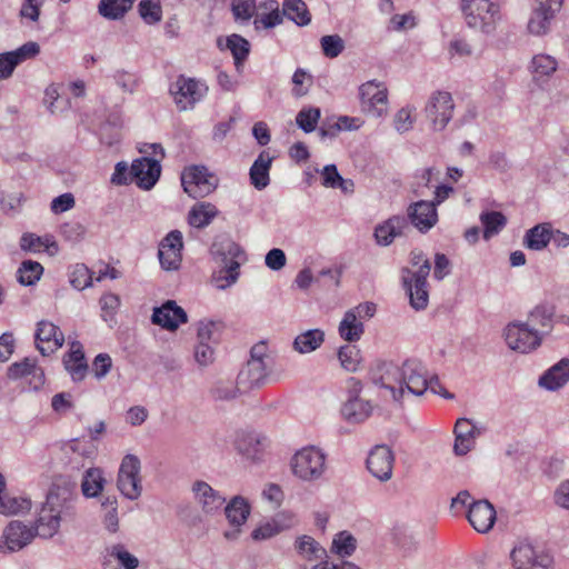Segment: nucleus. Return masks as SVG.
<instances>
[{
    "label": "nucleus",
    "mask_w": 569,
    "mask_h": 569,
    "mask_svg": "<svg viewBox=\"0 0 569 569\" xmlns=\"http://www.w3.org/2000/svg\"><path fill=\"white\" fill-rule=\"evenodd\" d=\"M379 382L398 403L408 395L422 396L428 389L446 399L453 398V395L439 383L438 378L428 380L427 369L418 359H408L400 367L393 363L386 365Z\"/></svg>",
    "instance_id": "1"
},
{
    "label": "nucleus",
    "mask_w": 569,
    "mask_h": 569,
    "mask_svg": "<svg viewBox=\"0 0 569 569\" xmlns=\"http://www.w3.org/2000/svg\"><path fill=\"white\" fill-rule=\"evenodd\" d=\"M70 502L68 490L51 489L37 519L34 535L41 538L53 537L60 527L61 515L69 509Z\"/></svg>",
    "instance_id": "2"
},
{
    "label": "nucleus",
    "mask_w": 569,
    "mask_h": 569,
    "mask_svg": "<svg viewBox=\"0 0 569 569\" xmlns=\"http://www.w3.org/2000/svg\"><path fill=\"white\" fill-rule=\"evenodd\" d=\"M290 469L303 482L320 481L327 471V455L316 446H306L292 456Z\"/></svg>",
    "instance_id": "3"
},
{
    "label": "nucleus",
    "mask_w": 569,
    "mask_h": 569,
    "mask_svg": "<svg viewBox=\"0 0 569 569\" xmlns=\"http://www.w3.org/2000/svg\"><path fill=\"white\" fill-rule=\"evenodd\" d=\"M466 24L473 30L491 33L501 19L499 4L490 0H461Z\"/></svg>",
    "instance_id": "4"
},
{
    "label": "nucleus",
    "mask_w": 569,
    "mask_h": 569,
    "mask_svg": "<svg viewBox=\"0 0 569 569\" xmlns=\"http://www.w3.org/2000/svg\"><path fill=\"white\" fill-rule=\"evenodd\" d=\"M430 270V261H425L416 271H411L409 268L401 270L402 286L409 297V303L417 311L425 310L429 303L427 279Z\"/></svg>",
    "instance_id": "5"
},
{
    "label": "nucleus",
    "mask_w": 569,
    "mask_h": 569,
    "mask_svg": "<svg viewBox=\"0 0 569 569\" xmlns=\"http://www.w3.org/2000/svg\"><path fill=\"white\" fill-rule=\"evenodd\" d=\"M169 92L179 111L192 110L208 93L207 84L198 79L180 74L170 84Z\"/></svg>",
    "instance_id": "6"
},
{
    "label": "nucleus",
    "mask_w": 569,
    "mask_h": 569,
    "mask_svg": "<svg viewBox=\"0 0 569 569\" xmlns=\"http://www.w3.org/2000/svg\"><path fill=\"white\" fill-rule=\"evenodd\" d=\"M181 184L190 197L204 198L217 189L219 179L206 166L192 164L182 171Z\"/></svg>",
    "instance_id": "7"
},
{
    "label": "nucleus",
    "mask_w": 569,
    "mask_h": 569,
    "mask_svg": "<svg viewBox=\"0 0 569 569\" xmlns=\"http://www.w3.org/2000/svg\"><path fill=\"white\" fill-rule=\"evenodd\" d=\"M141 462L132 453L126 455L120 463L117 477V488L123 497L129 500H137L142 492Z\"/></svg>",
    "instance_id": "8"
},
{
    "label": "nucleus",
    "mask_w": 569,
    "mask_h": 569,
    "mask_svg": "<svg viewBox=\"0 0 569 569\" xmlns=\"http://www.w3.org/2000/svg\"><path fill=\"white\" fill-rule=\"evenodd\" d=\"M361 111L368 116L380 118L388 110V91L383 83L375 80L359 87Z\"/></svg>",
    "instance_id": "9"
},
{
    "label": "nucleus",
    "mask_w": 569,
    "mask_h": 569,
    "mask_svg": "<svg viewBox=\"0 0 569 569\" xmlns=\"http://www.w3.org/2000/svg\"><path fill=\"white\" fill-rule=\"evenodd\" d=\"M503 335L508 347L521 353H528L537 349L542 341L539 331L530 328L529 323L525 322L509 323Z\"/></svg>",
    "instance_id": "10"
},
{
    "label": "nucleus",
    "mask_w": 569,
    "mask_h": 569,
    "mask_svg": "<svg viewBox=\"0 0 569 569\" xmlns=\"http://www.w3.org/2000/svg\"><path fill=\"white\" fill-rule=\"evenodd\" d=\"M455 103L451 93L447 91L433 92L426 107L425 112L430 121L432 130L442 131L452 119Z\"/></svg>",
    "instance_id": "11"
},
{
    "label": "nucleus",
    "mask_w": 569,
    "mask_h": 569,
    "mask_svg": "<svg viewBox=\"0 0 569 569\" xmlns=\"http://www.w3.org/2000/svg\"><path fill=\"white\" fill-rule=\"evenodd\" d=\"M211 252L221 262L220 272H224L223 278L228 284L234 283L239 277L238 258L243 253L240 246L230 239H223L212 244Z\"/></svg>",
    "instance_id": "12"
},
{
    "label": "nucleus",
    "mask_w": 569,
    "mask_h": 569,
    "mask_svg": "<svg viewBox=\"0 0 569 569\" xmlns=\"http://www.w3.org/2000/svg\"><path fill=\"white\" fill-rule=\"evenodd\" d=\"M515 569H551L552 558L546 552H538L528 542H519L510 553Z\"/></svg>",
    "instance_id": "13"
},
{
    "label": "nucleus",
    "mask_w": 569,
    "mask_h": 569,
    "mask_svg": "<svg viewBox=\"0 0 569 569\" xmlns=\"http://www.w3.org/2000/svg\"><path fill=\"white\" fill-rule=\"evenodd\" d=\"M194 501L207 516L219 513L226 503V498L208 482L196 480L191 486Z\"/></svg>",
    "instance_id": "14"
},
{
    "label": "nucleus",
    "mask_w": 569,
    "mask_h": 569,
    "mask_svg": "<svg viewBox=\"0 0 569 569\" xmlns=\"http://www.w3.org/2000/svg\"><path fill=\"white\" fill-rule=\"evenodd\" d=\"M160 159L151 157L136 159L130 167V174L134 179L136 184L143 190L153 188L160 178Z\"/></svg>",
    "instance_id": "15"
},
{
    "label": "nucleus",
    "mask_w": 569,
    "mask_h": 569,
    "mask_svg": "<svg viewBox=\"0 0 569 569\" xmlns=\"http://www.w3.org/2000/svg\"><path fill=\"white\" fill-rule=\"evenodd\" d=\"M395 456L392 450L385 445L376 446L367 458L369 472L380 481H387L392 477Z\"/></svg>",
    "instance_id": "16"
},
{
    "label": "nucleus",
    "mask_w": 569,
    "mask_h": 569,
    "mask_svg": "<svg viewBox=\"0 0 569 569\" xmlns=\"http://www.w3.org/2000/svg\"><path fill=\"white\" fill-rule=\"evenodd\" d=\"M63 452L68 458L67 465L71 470H81L91 463L97 449L91 441L84 439H72L63 446Z\"/></svg>",
    "instance_id": "17"
},
{
    "label": "nucleus",
    "mask_w": 569,
    "mask_h": 569,
    "mask_svg": "<svg viewBox=\"0 0 569 569\" xmlns=\"http://www.w3.org/2000/svg\"><path fill=\"white\" fill-rule=\"evenodd\" d=\"M273 360L249 359L238 375V385L258 388L267 382L272 371Z\"/></svg>",
    "instance_id": "18"
},
{
    "label": "nucleus",
    "mask_w": 569,
    "mask_h": 569,
    "mask_svg": "<svg viewBox=\"0 0 569 569\" xmlns=\"http://www.w3.org/2000/svg\"><path fill=\"white\" fill-rule=\"evenodd\" d=\"M408 222L420 232H428L438 222V212L435 203L427 200H419L411 203L407 209Z\"/></svg>",
    "instance_id": "19"
},
{
    "label": "nucleus",
    "mask_w": 569,
    "mask_h": 569,
    "mask_svg": "<svg viewBox=\"0 0 569 569\" xmlns=\"http://www.w3.org/2000/svg\"><path fill=\"white\" fill-rule=\"evenodd\" d=\"M36 346L42 356H49L62 347L64 337L59 327L46 320H41L37 325Z\"/></svg>",
    "instance_id": "20"
},
{
    "label": "nucleus",
    "mask_w": 569,
    "mask_h": 569,
    "mask_svg": "<svg viewBox=\"0 0 569 569\" xmlns=\"http://www.w3.org/2000/svg\"><path fill=\"white\" fill-rule=\"evenodd\" d=\"M359 392V388L350 390L348 398L341 408V415L349 423L365 422L371 416L373 410L370 401L362 399Z\"/></svg>",
    "instance_id": "21"
},
{
    "label": "nucleus",
    "mask_w": 569,
    "mask_h": 569,
    "mask_svg": "<svg viewBox=\"0 0 569 569\" xmlns=\"http://www.w3.org/2000/svg\"><path fill=\"white\" fill-rule=\"evenodd\" d=\"M453 452L457 456L467 455L475 446V440L482 432V428L467 418H459L455 425Z\"/></svg>",
    "instance_id": "22"
},
{
    "label": "nucleus",
    "mask_w": 569,
    "mask_h": 569,
    "mask_svg": "<svg viewBox=\"0 0 569 569\" xmlns=\"http://www.w3.org/2000/svg\"><path fill=\"white\" fill-rule=\"evenodd\" d=\"M151 320L163 329L174 331L182 323L188 321L187 312L176 301L168 300L161 307L153 309Z\"/></svg>",
    "instance_id": "23"
},
{
    "label": "nucleus",
    "mask_w": 569,
    "mask_h": 569,
    "mask_svg": "<svg viewBox=\"0 0 569 569\" xmlns=\"http://www.w3.org/2000/svg\"><path fill=\"white\" fill-rule=\"evenodd\" d=\"M40 53V46L36 41H28L16 50L2 52V80L12 76L17 66L36 58Z\"/></svg>",
    "instance_id": "24"
},
{
    "label": "nucleus",
    "mask_w": 569,
    "mask_h": 569,
    "mask_svg": "<svg viewBox=\"0 0 569 569\" xmlns=\"http://www.w3.org/2000/svg\"><path fill=\"white\" fill-rule=\"evenodd\" d=\"M7 376L12 380L27 378L30 388L33 390H39L44 385V372L31 358H24L20 362L12 363L8 368Z\"/></svg>",
    "instance_id": "25"
},
{
    "label": "nucleus",
    "mask_w": 569,
    "mask_h": 569,
    "mask_svg": "<svg viewBox=\"0 0 569 569\" xmlns=\"http://www.w3.org/2000/svg\"><path fill=\"white\" fill-rule=\"evenodd\" d=\"M467 518L475 530L486 533L495 525L496 510L488 500L473 501L469 506Z\"/></svg>",
    "instance_id": "26"
},
{
    "label": "nucleus",
    "mask_w": 569,
    "mask_h": 569,
    "mask_svg": "<svg viewBox=\"0 0 569 569\" xmlns=\"http://www.w3.org/2000/svg\"><path fill=\"white\" fill-rule=\"evenodd\" d=\"M558 69V61L555 57L546 53L535 54L530 61L529 70L532 76V80L542 87L548 83L551 76Z\"/></svg>",
    "instance_id": "27"
},
{
    "label": "nucleus",
    "mask_w": 569,
    "mask_h": 569,
    "mask_svg": "<svg viewBox=\"0 0 569 569\" xmlns=\"http://www.w3.org/2000/svg\"><path fill=\"white\" fill-rule=\"evenodd\" d=\"M2 537H4L7 548L10 551H16L27 546L34 537V532L32 528L21 521H11L6 527Z\"/></svg>",
    "instance_id": "28"
},
{
    "label": "nucleus",
    "mask_w": 569,
    "mask_h": 569,
    "mask_svg": "<svg viewBox=\"0 0 569 569\" xmlns=\"http://www.w3.org/2000/svg\"><path fill=\"white\" fill-rule=\"evenodd\" d=\"M408 220L403 216H393L375 229V238L381 246H389L397 237L403 234Z\"/></svg>",
    "instance_id": "29"
},
{
    "label": "nucleus",
    "mask_w": 569,
    "mask_h": 569,
    "mask_svg": "<svg viewBox=\"0 0 569 569\" xmlns=\"http://www.w3.org/2000/svg\"><path fill=\"white\" fill-rule=\"evenodd\" d=\"M568 381L569 360L561 359L539 378V386L547 390L555 391L565 386Z\"/></svg>",
    "instance_id": "30"
},
{
    "label": "nucleus",
    "mask_w": 569,
    "mask_h": 569,
    "mask_svg": "<svg viewBox=\"0 0 569 569\" xmlns=\"http://www.w3.org/2000/svg\"><path fill=\"white\" fill-rule=\"evenodd\" d=\"M559 12L532 3V10L528 20V31L533 36H545L551 30L552 21Z\"/></svg>",
    "instance_id": "31"
},
{
    "label": "nucleus",
    "mask_w": 569,
    "mask_h": 569,
    "mask_svg": "<svg viewBox=\"0 0 569 569\" xmlns=\"http://www.w3.org/2000/svg\"><path fill=\"white\" fill-rule=\"evenodd\" d=\"M219 214L218 208L206 201L194 203L188 212V223L196 229L208 227Z\"/></svg>",
    "instance_id": "32"
},
{
    "label": "nucleus",
    "mask_w": 569,
    "mask_h": 569,
    "mask_svg": "<svg viewBox=\"0 0 569 569\" xmlns=\"http://www.w3.org/2000/svg\"><path fill=\"white\" fill-rule=\"evenodd\" d=\"M63 362L73 381H81L84 379L88 365L80 342H73L71 345V350L64 358Z\"/></svg>",
    "instance_id": "33"
},
{
    "label": "nucleus",
    "mask_w": 569,
    "mask_h": 569,
    "mask_svg": "<svg viewBox=\"0 0 569 569\" xmlns=\"http://www.w3.org/2000/svg\"><path fill=\"white\" fill-rule=\"evenodd\" d=\"M20 248L23 251L38 253L43 249L50 254L59 251V246L52 236L40 237L32 232H26L20 238Z\"/></svg>",
    "instance_id": "34"
},
{
    "label": "nucleus",
    "mask_w": 569,
    "mask_h": 569,
    "mask_svg": "<svg viewBox=\"0 0 569 569\" xmlns=\"http://www.w3.org/2000/svg\"><path fill=\"white\" fill-rule=\"evenodd\" d=\"M250 512L251 507L248 500L242 496H234L224 507L226 518L234 528L244 525Z\"/></svg>",
    "instance_id": "35"
},
{
    "label": "nucleus",
    "mask_w": 569,
    "mask_h": 569,
    "mask_svg": "<svg viewBox=\"0 0 569 569\" xmlns=\"http://www.w3.org/2000/svg\"><path fill=\"white\" fill-rule=\"evenodd\" d=\"M271 162L272 158L267 152L262 151L252 163L249 172L250 181L257 190H262L269 184Z\"/></svg>",
    "instance_id": "36"
},
{
    "label": "nucleus",
    "mask_w": 569,
    "mask_h": 569,
    "mask_svg": "<svg viewBox=\"0 0 569 569\" xmlns=\"http://www.w3.org/2000/svg\"><path fill=\"white\" fill-rule=\"evenodd\" d=\"M325 342V331L321 329H309L299 333L292 343V348L300 355L316 351Z\"/></svg>",
    "instance_id": "37"
},
{
    "label": "nucleus",
    "mask_w": 569,
    "mask_h": 569,
    "mask_svg": "<svg viewBox=\"0 0 569 569\" xmlns=\"http://www.w3.org/2000/svg\"><path fill=\"white\" fill-rule=\"evenodd\" d=\"M552 228L549 223H540L529 229L523 238L528 249L540 251L551 241Z\"/></svg>",
    "instance_id": "38"
},
{
    "label": "nucleus",
    "mask_w": 569,
    "mask_h": 569,
    "mask_svg": "<svg viewBox=\"0 0 569 569\" xmlns=\"http://www.w3.org/2000/svg\"><path fill=\"white\" fill-rule=\"evenodd\" d=\"M224 325L220 320L202 319L197 323V341L217 346Z\"/></svg>",
    "instance_id": "39"
},
{
    "label": "nucleus",
    "mask_w": 569,
    "mask_h": 569,
    "mask_svg": "<svg viewBox=\"0 0 569 569\" xmlns=\"http://www.w3.org/2000/svg\"><path fill=\"white\" fill-rule=\"evenodd\" d=\"M104 485L103 471L100 468L90 467L83 475L81 490L84 497L94 498L101 493Z\"/></svg>",
    "instance_id": "40"
},
{
    "label": "nucleus",
    "mask_w": 569,
    "mask_h": 569,
    "mask_svg": "<svg viewBox=\"0 0 569 569\" xmlns=\"http://www.w3.org/2000/svg\"><path fill=\"white\" fill-rule=\"evenodd\" d=\"M340 337L348 342L360 340L365 332L363 322L350 311H346L338 328Z\"/></svg>",
    "instance_id": "41"
},
{
    "label": "nucleus",
    "mask_w": 569,
    "mask_h": 569,
    "mask_svg": "<svg viewBox=\"0 0 569 569\" xmlns=\"http://www.w3.org/2000/svg\"><path fill=\"white\" fill-rule=\"evenodd\" d=\"M553 310L547 306H537L529 315L528 322L530 328L537 329L542 337L552 329Z\"/></svg>",
    "instance_id": "42"
},
{
    "label": "nucleus",
    "mask_w": 569,
    "mask_h": 569,
    "mask_svg": "<svg viewBox=\"0 0 569 569\" xmlns=\"http://www.w3.org/2000/svg\"><path fill=\"white\" fill-rule=\"evenodd\" d=\"M43 267L33 260H23L17 270V281L24 287L34 286L43 274Z\"/></svg>",
    "instance_id": "43"
},
{
    "label": "nucleus",
    "mask_w": 569,
    "mask_h": 569,
    "mask_svg": "<svg viewBox=\"0 0 569 569\" xmlns=\"http://www.w3.org/2000/svg\"><path fill=\"white\" fill-rule=\"evenodd\" d=\"M136 0H100L98 12L106 19L119 20L132 7Z\"/></svg>",
    "instance_id": "44"
},
{
    "label": "nucleus",
    "mask_w": 569,
    "mask_h": 569,
    "mask_svg": "<svg viewBox=\"0 0 569 569\" xmlns=\"http://www.w3.org/2000/svg\"><path fill=\"white\" fill-rule=\"evenodd\" d=\"M282 12L300 27L307 26L311 21L307 4L302 0H283Z\"/></svg>",
    "instance_id": "45"
},
{
    "label": "nucleus",
    "mask_w": 569,
    "mask_h": 569,
    "mask_svg": "<svg viewBox=\"0 0 569 569\" xmlns=\"http://www.w3.org/2000/svg\"><path fill=\"white\" fill-rule=\"evenodd\" d=\"M480 221L483 226V238L486 240L498 234L507 224V218L500 211H483L480 214Z\"/></svg>",
    "instance_id": "46"
},
{
    "label": "nucleus",
    "mask_w": 569,
    "mask_h": 569,
    "mask_svg": "<svg viewBox=\"0 0 569 569\" xmlns=\"http://www.w3.org/2000/svg\"><path fill=\"white\" fill-rule=\"evenodd\" d=\"M295 548L300 557L309 561L319 559L325 553V549L308 535L298 537L295 542Z\"/></svg>",
    "instance_id": "47"
},
{
    "label": "nucleus",
    "mask_w": 569,
    "mask_h": 569,
    "mask_svg": "<svg viewBox=\"0 0 569 569\" xmlns=\"http://www.w3.org/2000/svg\"><path fill=\"white\" fill-rule=\"evenodd\" d=\"M4 481L2 480V490ZM31 509V501L28 498L14 497L2 491V515H19L28 512Z\"/></svg>",
    "instance_id": "48"
},
{
    "label": "nucleus",
    "mask_w": 569,
    "mask_h": 569,
    "mask_svg": "<svg viewBox=\"0 0 569 569\" xmlns=\"http://www.w3.org/2000/svg\"><path fill=\"white\" fill-rule=\"evenodd\" d=\"M210 395L217 401H230L238 398L240 390L231 380H218L210 389Z\"/></svg>",
    "instance_id": "49"
},
{
    "label": "nucleus",
    "mask_w": 569,
    "mask_h": 569,
    "mask_svg": "<svg viewBox=\"0 0 569 569\" xmlns=\"http://www.w3.org/2000/svg\"><path fill=\"white\" fill-rule=\"evenodd\" d=\"M69 280L74 289H87L92 284V271L84 263H76L70 269Z\"/></svg>",
    "instance_id": "50"
},
{
    "label": "nucleus",
    "mask_w": 569,
    "mask_h": 569,
    "mask_svg": "<svg viewBox=\"0 0 569 569\" xmlns=\"http://www.w3.org/2000/svg\"><path fill=\"white\" fill-rule=\"evenodd\" d=\"M321 117V111L317 107L302 108L296 117L297 126L305 131L310 133L316 130L318 121Z\"/></svg>",
    "instance_id": "51"
},
{
    "label": "nucleus",
    "mask_w": 569,
    "mask_h": 569,
    "mask_svg": "<svg viewBox=\"0 0 569 569\" xmlns=\"http://www.w3.org/2000/svg\"><path fill=\"white\" fill-rule=\"evenodd\" d=\"M338 359L343 369L355 372L361 361L360 350L353 345H346L338 350Z\"/></svg>",
    "instance_id": "52"
},
{
    "label": "nucleus",
    "mask_w": 569,
    "mask_h": 569,
    "mask_svg": "<svg viewBox=\"0 0 569 569\" xmlns=\"http://www.w3.org/2000/svg\"><path fill=\"white\" fill-rule=\"evenodd\" d=\"M227 48L231 51L234 63L238 67L247 59L250 51V43L239 34H231L227 38Z\"/></svg>",
    "instance_id": "53"
},
{
    "label": "nucleus",
    "mask_w": 569,
    "mask_h": 569,
    "mask_svg": "<svg viewBox=\"0 0 569 569\" xmlns=\"http://www.w3.org/2000/svg\"><path fill=\"white\" fill-rule=\"evenodd\" d=\"M357 548L356 538L348 531H341L336 535L332 541V551L340 557L351 556Z\"/></svg>",
    "instance_id": "54"
},
{
    "label": "nucleus",
    "mask_w": 569,
    "mask_h": 569,
    "mask_svg": "<svg viewBox=\"0 0 569 569\" xmlns=\"http://www.w3.org/2000/svg\"><path fill=\"white\" fill-rule=\"evenodd\" d=\"M102 507L106 509L104 527L110 532H117L119 529L118 519V501L116 497H106L102 501Z\"/></svg>",
    "instance_id": "55"
},
{
    "label": "nucleus",
    "mask_w": 569,
    "mask_h": 569,
    "mask_svg": "<svg viewBox=\"0 0 569 569\" xmlns=\"http://www.w3.org/2000/svg\"><path fill=\"white\" fill-rule=\"evenodd\" d=\"M323 54L327 58H337L345 50V41L339 34H328L320 39Z\"/></svg>",
    "instance_id": "56"
},
{
    "label": "nucleus",
    "mask_w": 569,
    "mask_h": 569,
    "mask_svg": "<svg viewBox=\"0 0 569 569\" xmlns=\"http://www.w3.org/2000/svg\"><path fill=\"white\" fill-rule=\"evenodd\" d=\"M43 103L51 113H57L67 107L68 100L61 99L56 84H50L44 90Z\"/></svg>",
    "instance_id": "57"
},
{
    "label": "nucleus",
    "mask_w": 569,
    "mask_h": 569,
    "mask_svg": "<svg viewBox=\"0 0 569 569\" xmlns=\"http://www.w3.org/2000/svg\"><path fill=\"white\" fill-rule=\"evenodd\" d=\"M110 556L114 558L123 569H137L139 566L138 558L130 553L122 545L112 546Z\"/></svg>",
    "instance_id": "58"
},
{
    "label": "nucleus",
    "mask_w": 569,
    "mask_h": 569,
    "mask_svg": "<svg viewBox=\"0 0 569 569\" xmlns=\"http://www.w3.org/2000/svg\"><path fill=\"white\" fill-rule=\"evenodd\" d=\"M139 13L148 24L157 23L161 20V7L151 0H141L139 3Z\"/></svg>",
    "instance_id": "59"
},
{
    "label": "nucleus",
    "mask_w": 569,
    "mask_h": 569,
    "mask_svg": "<svg viewBox=\"0 0 569 569\" xmlns=\"http://www.w3.org/2000/svg\"><path fill=\"white\" fill-rule=\"evenodd\" d=\"M413 123L415 118L410 107H403L395 114L393 126L399 133H406L410 131L413 127Z\"/></svg>",
    "instance_id": "60"
},
{
    "label": "nucleus",
    "mask_w": 569,
    "mask_h": 569,
    "mask_svg": "<svg viewBox=\"0 0 569 569\" xmlns=\"http://www.w3.org/2000/svg\"><path fill=\"white\" fill-rule=\"evenodd\" d=\"M62 237L70 242H79L86 236V227L78 221L66 222L60 227Z\"/></svg>",
    "instance_id": "61"
},
{
    "label": "nucleus",
    "mask_w": 569,
    "mask_h": 569,
    "mask_svg": "<svg viewBox=\"0 0 569 569\" xmlns=\"http://www.w3.org/2000/svg\"><path fill=\"white\" fill-rule=\"evenodd\" d=\"M231 8L236 19L248 21L254 13L256 0H232Z\"/></svg>",
    "instance_id": "62"
},
{
    "label": "nucleus",
    "mask_w": 569,
    "mask_h": 569,
    "mask_svg": "<svg viewBox=\"0 0 569 569\" xmlns=\"http://www.w3.org/2000/svg\"><path fill=\"white\" fill-rule=\"evenodd\" d=\"M116 84L123 91L133 93L138 87V79L134 74L124 70H117L112 76Z\"/></svg>",
    "instance_id": "63"
},
{
    "label": "nucleus",
    "mask_w": 569,
    "mask_h": 569,
    "mask_svg": "<svg viewBox=\"0 0 569 569\" xmlns=\"http://www.w3.org/2000/svg\"><path fill=\"white\" fill-rule=\"evenodd\" d=\"M214 347L210 343L197 342L194 347V360L201 367H207L214 361Z\"/></svg>",
    "instance_id": "64"
}]
</instances>
